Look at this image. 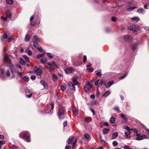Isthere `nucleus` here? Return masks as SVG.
I'll return each mask as SVG.
<instances>
[{
    "label": "nucleus",
    "instance_id": "de8ad7c7",
    "mask_svg": "<svg viewBox=\"0 0 149 149\" xmlns=\"http://www.w3.org/2000/svg\"><path fill=\"white\" fill-rule=\"evenodd\" d=\"M33 38L36 41H39V38H38L37 36L36 35H34L33 36Z\"/></svg>",
    "mask_w": 149,
    "mask_h": 149
},
{
    "label": "nucleus",
    "instance_id": "7c9ffc66",
    "mask_svg": "<svg viewBox=\"0 0 149 149\" xmlns=\"http://www.w3.org/2000/svg\"><path fill=\"white\" fill-rule=\"evenodd\" d=\"M120 116L124 119V121L127 120V118L126 116L123 113H121L120 115Z\"/></svg>",
    "mask_w": 149,
    "mask_h": 149
},
{
    "label": "nucleus",
    "instance_id": "e433bc0d",
    "mask_svg": "<svg viewBox=\"0 0 149 149\" xmlns=\"http://www.w3.org/2000/svg\"><path fill=\"white\" fill-rule=\"evenodd\" d=\"M73 140V138L72 137H70L68 141V144H70L71 143Z\"/></svg>",
    "mask_w": 149,
    "mask_h": 149
},
{
    "label": "nucleus",
    "instance_id": "9b49d317",
    "mask_svg": "<svg viewBox=\"0 0 149 149\" xmlns=\"http://www.w3.org/2000/svg\"><path fill=\"white\" fill-rule=\"evenodd\" d=\"M40 23V21L39 19H37L36 21V22H31V25L34 26H38L39 25Z\"/></svg>",
    "mask_w": 149,
    "mask_h": 149
},
{
    "label": "nucleus",
    "instance_id": "a18cd8bd",
    "mask_svg": "<svg viewBox=\"0 0 149 149\" xmlns=\"http://www.w3.org/2000/svg\"><path fill=\"white\" fill-rule=\"evenodd\" d=\"M127 73H126L123 76L120 77L119 78V79L120 80H121L124 79L127 76Z\"/></svg>",
    "mask_w": 149,
    "mask_h": 149
},
{
    "label": "nucleus",
    "instance_id": "bf43d9fd",
    "mask_svg": "<svg viewBox=\"0 0 149 149\" xmlns=\"http://www.w3.org/2000/svg\"><path fill=\"white\" fill-rule=\"evenodd\" d=\"M116 18L114 16L111 17V20L113 22H115L116 20Z\"/></svg>",
    "mask_w": 149,
    "mask_h": 149
},
{
    "label": "nucleus",
    "instance_id": "72a5a7b5",
    "mask_svg": "<svg viewBox=\"0 0 149 149\" xmlns=\"http://www.w3.org/2000/svg\"><path fill=\"white\" fill-rule=\"evenodd\" d=\"M23 57L27 62H29V61L30 60L29 58L26 55H23Z\"/></svg>",
    "mask_w": 149,
    "mask_h": 149
},
{
    "label": "nucleus",
    "instance_id": "a211bd4d",
    "mask_svg": "<svg viewBox=\"0 0 149 149\" xmlns=\"http://www.w3.org/2000/svg\"><path fill=\"white\" fill-rule=\"evenodd\" d=\"M111 93V91H106L102 95V97H105L108 96Z\"/></svg>",
    "mask_w": 149,
    "mask_h": 149
},
{
    "label": "nucleus",
    "instance_id": "423d86ee",
    "mask_svg": "<svg viewBox=\"0 0 149 149\" xmlns=\"http://www.w3.org/2000/svg\"><path fill=\"white\" fill-rule=\"evenodd\" d=\"M11 13L9 11H7L6 12V16L5 17H3V16H1V19H3L4 21H6L8 19H10L11 18Z\"/></svg>",
    "mask_w": 149,
    "mask_h": 149
},
{
    "label": "nucleus",
    "instance_id": "cd10ccee",
    "mask_svg": "<svg viewBox=\"0 0 149 149\" xmlns=\"http://www.w3.org/2000/svg\"><path fill=\"white\" fill-rule=\"evenodd\" d=\"M115 119L113 117H111L110 119V121L112 123H114L115 122Z\"/></svg>",
    "mask_w": 149,
    "mask_h": 149
},
{
    "label": "nucleus",
    "instance_id": "052dcab7",
    "mask_svg": "<svg viewBox=\"0 0 149 149\" xmlns=\"http://www.w3.org/2000/svg\"><path fill=\"white\" fill-rule=\"evenodd\" d=\"M99 138L100 139V142L101 143L103 142H105V141L102 139V136L101 135H99Z\"/></svg>",
    "mask_w": 149,
    "mask_h": 149
},
{
    "label": "nucleus",
    "instance_id": "a19ab883",
    "mask_svg": "<svg viewBox=\"0 0 149 149\" xmlns=\"http://www.w3.org/2000/svg\"><path fill=\"white\" fill-rule=\"evenodd\" d=\"M20 63L22 65H24L25 64V61L22 58H21L20 60Z\"/></svg>",
    "mask_w": 149,
    "mask_h": 149
},
{
    "label": "nucleus",
    "instance_id": "5fc2aeb1",
    "mask_svg": "<svg viewBox=\"0 0 149 149\" xmlns=\"http://www.w3.org/2000/svg\"><path fill=\"white\" fill-rule=\"evenodd\" d=\"M47 56L48 57L50 58L51 59H52L53 58V56L51 55V54L49 53H47Z\"/></svg>",
    "mask_w": 149,
    "mask_h": 149
},
{
    "label": "nucleus",
    "instance_id": "8fccbe9b",
    "mask_svg": "<svg viewBox=\"0 0 149 149\" xmlns=\"http://www.w3.org/2000/svg\"><path fill=\"white\" fill-rule=\"evenodd\" d=\"M124 129H125L126 130H127L129 131H130L131 129L129 128V127L127 126H124L123 127Z\"/></svg>",
    "mask_w": 149,
    "mask_h": 149
},
{
    "label": "nucleus",
    "instance_id": "ddd939ff",
    "mask_svg": "<svg viewBox=\"0 0 149 149\" xmlns=\"http://www.w3.org/2000/svg\"><path fill=\"white\" fill-rule=\"evenodd\" d=\"M4 62H7L10 60L9 59V56L8 55L6 54H5L4 55Z\"/></svg>",
    "mask_w": 149,
    "mask_h": 149
},
{
    "label": "nucleus",
    "instance_id": "c85d7f7f",
    "mask_svg": "<svg viewBox=\"0 0 149 149\" xmlns=\"http://www.w3.org/2000/svg\"><path fill=\"white\" fill-rule=\"evenodd\" d=\"M134 24L132 26H127V28L129 30L131 31H133L134 29Z\"/></svg>",
    "mask_w": 149,
    "mask_h": 149
},
{
    "label": "nucleus",
    "instance_id": "864d4df0",
    "mask_svg": "<svg viewBox=\"0 0 149 149\" xmlns=\"http://www.w3.org/2000/svg\"><path fill=\"white\" fill-rule=\"evenodd\" d=\"M61 90L63 91L65 90L66 88V87L63 85H61Z\"/></svg>",
    "mask_w": 149,
    "mask_h": 149
},
{
    "label": "nucleus",
    "instance_id": "f3484780",
    "mask_svg": "<svg viewBox=\"0 0 149 149\" xmlns=\"http://www.w3.org/2000/svg\"><path fill=\"white\" fill-rule=\"evenodd\" d=\"M109 131V130L107 128H105L103 129L102 133L104 134H108Z\"/></svg>",
    "mask_w": 149,
    "mask_h": 149
},
{
    "label": "nucleus",
    "instance_id": "f8f14e48",
    "mask_svg": "<svg viewBox=\"0 0 149 149\" xmlns=\"http://www.w3.org/2000/svg\"><path fill=\"white\" fill-rule=\"evenodd\" d=\"M41 84L43 85L44 86V88L45 89H47L48 88V86L47 83L43 80H41L40 82Z\"/></svg>",
    "mask_w": 149,
    "mask_h": 149
},
{
    "label": "nucleus",
    "instance_id": "aec40b11",
    "mask_svg": "<svg viewBox=\"0 0 149 149\" xmlns=\"http://www.w3.org/2000/svg\"><path fill=\"white\" fill-rule=\"evenodd\" d=\"M84 121L87 123H89L91 121V118L89 117H85L84 118Z\"/></svg>",
    "mask_w": 149,
    "mask_h": 149
},
{
    "label": "nucleus",
    "instance_id": "f03ea898",
    "mask_svg": "<svg viewBox=\"0 0 149 149\" xmlns=\"http://www.w3.org/2000/svg\"><path fill=\"white\" fill-rule=\"evenodd\" d=\"M20 138H24L25 140L28 142H30V135L27 132H21L19 134Z\"/></svg>",
    "mask_w": 149,
    "mask_h": 149
},
{
    "label": "nucleus",
    "instance_id": "a878e982",
    "mask_svg": "<svg viewBox=\"0 0 149 149\" xmlns=\"http://www.w3.org/2000/svg\"><path fill=\"white\" fill-rule=\"evenodd\" d=\"M137 7H129L127 8V10L128 12L134 10V9L137 8Z\"/></svg>",
    "mask_w": 149,
    "mask_h": 149
},
{
    "label": "nucleus",
    "instance_id": "412c9836",
    "mask_svg": "<svg viewBox=\"0 0 149 149\" xmlns=\"http://www.w3.org/2000/svg\"><path fill=\"white\" fill-rule=\"evenodd\" d=\"M72 70L73 69L72 68H68L66 69L65 71L66 73L69 74L71 72Z\"/></svg>",
    "mask_w": 149,
    "mask_h": 149
},
{
    "label": "nucleus",
    "instance_id": "2f4dec72",
    "mask_svg": "<svg viewBox=\"0 0 149 149\" xmlns=\"http://www.w3.org/2000/svg\"><path fill=\"white\" fill-rule=\"evenodd\" d=\"M6 1L7 4L10 5L12 4L13 2V0H6Z\"/></svg>",
    "mask_w": 149,
    "mask_h": 149
},
{
    "label": "nucleus",
    "instance_id": "6e6552de",
    "mask_svg": "<svg viewBox=\"0 0 149 149\" xmlns=\"http://www.w3.org/2000/svg\"><path fill=\"white\" fill-rule=\"evenodd\" d=\"M138 46V42H137L132 44L131 45V48L132 50L134 51L136 49Z\"/></svg>",
    "mask_w": 149,
    "mask_h": 149
},
{
    "label": "nucleus",
    "instance_id": "1a4fd4ad",
    "mask_svg": "<svg viewBox=\"0 0 149 149\" xmlns=\"http://www.w3.org/2000/svg\"><path fill=\"white\" fill-rule=\"evenodd\" d=\"M68 85L70 89H71L73 91H75V88L74 86L75 85L73 84L72 82H68Z\"/></svg>",
    "mask_w": 149,
    "mask_h": 149
},
{
    "label": "nucleus",
    "instance_id": "6e6d98bb",
    "mask_svg": "<svg viewBox=\"0 0 149 149\" xmlns=\"http://www.w3.org/2000/svg\"><path fill=\"white\" fill-rule=\"evenodd\" d=\"M53 109H50L47 111V113H48L49 114H51L53 113Z\"/></svg>",
    "mask_w": 149,
    "mask_h": 149
},
{
    "label": "nucleus",
    "instance_id": "c756f323",
    "mask_svg": "<svg viewBox=\"0 0 149 149\" xmlns=\"http://www.w3.org/2000/svg\"><path fill=\"white\" fill-rule=\"evenodd\" d=\"M84 137L87 139H88L90 138V135L87 133H85L84 134Z\"/></svg>",
    "mask_w": 149,
    "mask_h": 149
},
{
    "label": "nucleus",
    "instance_id": "bb28decb",
    "mask_svg": "<svg viewBox=\"0 0 149 149\" xmlns=\"http://www.w3.org/2000/svg\"><path fill=\"white\" fill-rule=\"evenodd\" d=\"M47 61V60L46 58H42L40 60V62L42 64H44L46 63Z\"/></svg>",
    "mask_w": 149,
    "mask_h": 149
},
{
    "label": "nucleus",
    "instance_id": "39448f33",
    "mask_svg": "<svg viewBox=\"0 0 149 149\" xmlns=\"http://www.w3.org/2000/svg\"><path fill=\"white\" fill-rule=\"evenodd\" d=\"M136 140L138 141H140L143 139H148V137L146 135H142L141 133H138L136 134Z\"/></svg>",
    "mask_w": 149,
    "mask_h": 149
},
{
    "label": "nucleus",
    "instance_id": "dca6fc26",
    "mask_svg": "<svg viewBox=\"0 0 149 149\" xmlns=\"http://www.w3.org/2000/svg\"><path fill=\"white\" fill-rule=\"evenodd\" d=\"M134 29L133 30L134 32L137 31L138 30H140L141 27L139 26L136 25L135 24H134Z\"/></svg>",
    "mask_w": 149,
    "mask_h": 149
},
{
    "label": "nucleus",
    "instance_id": "09e8293b",
    "mask_svg": "<svg viewBox=\"0 0 149 149\" xmlns=\"http://www.w3.org/2000/svg\"><path fill=\"white\" fill-rule=\"evenodd\" d=\"M87 71L89 72H92L93 71V68H90L87 69Z\"/></svg>",
    "mask_w": 149,
    "mask_h": 149
},
{
    "label": "nucleus",
    "instance_id": "49530a36",
    "mask_svg": "<svg viewBox=\"0 0 149 149\" xmlns=\"http://www.w3.org/2000/svg\"><path fill=\"white\" fill-rule=\"evenodd\" d=\"M131 130L132 131L136 133V134H138V133L137 130L135 128H132L131 129L130 131Z\"/></svg>",
    "mask_w": 149,
    "mask_h": 149
},
{
    "label": "nucleus",
    "instance_id": "680f3d73",
    "mask_svg": "<svg viewBox=\"0 0 149 149\" xmlns=\"http://www.w3.org/2000/svg\"><path fill=\"white\" fill-rule=\"evenodd\" d=\"M7 32H6L5 33H4L3 36V38L5 39H6L7 37H8V36L7 35Z\"/></svg>",
    "mask_w": 149,
    "mask_h": 149
},
{
    "label": "nucleus",
    "instance_id": "4be33fe9",
    "mask_svg": "<svg viewBox=\"0 0 149 149\" xmlns=\"http://www.w3.org/2000/svg\"><path fill=\"white\" fill-rule=\"evenodd\" d=\"M118 135V133L117 132H115L113 133L112 134V138L113 139H114L116 138Z\"/></svg>",
    "mask_w": 149,
    "mask_h": 149
},
{
    "label": "nucleus",
    "instance_id": "338daca9",
    "mask_svg": "<svg viewBox=\"0 0 149 149\" xmlns=\"http://www.w3.org/2000/svg\"><path fill=\"white\" fill-rule=\"evenodd\" d=\"M38 41H35L33 42V45L34 47H36L38 45L37 42Z\"/></svg>",
    "mask_w": 149,
    "mask_h": 149
},
{
    "label": "nucleus",
    "instance_id": "ea45409f",
    "mask_svg": "<svg viewBox=\"0 0 149 149\" xmlns=\"http://www.w3.org/2000/svg\"><path fill=\"white\" fill-rule=\"evenodd\" d=\"M50 105L51 107V109H53L54 107V102L52 101L50 104Z\"/></svg>",
    "mask_w": 149,
    "mask_h": 149
},
{
    "label": "nucleus",
    "instance_id": "f704fd0d",
    "mask_svg": "<svg viewBox=\"0 0 149 149\" xmlns=\"http://www.w3.org/2000/svg\"><path fill=\"white\" fill-rule=\"evenodd\" d=\"M23 79L24 80L28 82L29 80V78L27 76H25L23 77Z\"/></svg>",
    "mask_w": 149,
    "mask_h": 149
},
{
    "label": "nucleus",
    "instance_id": "4468645a",
    "mask_svg": "<svg viewBox=\"0 0 149 149\" xmlns=\"http://www.w3.org/2000/svg\"><path fill=\"white\" fill-rule=\"evenodd\" d=\"M78 78L77 76H74L73 77L72 79L73 80V82L74 84H73L74 85H78L79 83L77 81Z\"/></svg>",
    "mask_w": 149,
    "mask_h": 149
},
{
    "label": "nucleus",
    "instance_id": "3c124183",
    "mask_svg": "<svg viewBox=\"0 0 149 149\" xmlns=\"http://www.w3.org/2000/svg\"><path fill=\"white\" fill-rule=\"evenodd\" d=\"M33 94V93H31L29 94H26V97L27 98H29L31 97Z\"/></svg>",
    "mask_w": 149,
    "mask_h": 149
},
{
    "label": "nucleus",
    "instance_id": "f257e3e1",
    "mask_svg": "<svg viewBox=\"0 0 149 149\" xmlns=\"http://www.w3.org/2000/svg\"><path fill=\"white\" fill-rule=\"evenodd\" d=\"M47 65L48 66H45V67L49 72H51L53 70L55 67L57 68H58V66L57 65L56 62L54 61H52L50 62H48L47 63Z\"/></svg>",
    "mask_w": 149,
    "mask_h": 149
},
{
    "label": "nucleus",
    "instance_id": "0eeeda50",
    "mask_svg": "<svg viewBox=\"0 0 149 149\" xmlns=\"http://www.w3.org/2000/svg\"><path fill=\"white\" fill-rule=\"evenodd\" d=\"M14 65L13 63L11 62L9 63V67L10 70L12 74L14 73L16 71L15 69L14 68Z\"/></svg>",
    "mask_w": 149,
    "mask_h": 149
},
{
    "label": "nucleus",
    "instance_id": "13d9d810",
    "mask_svg": "<svg viewBox=\"0 0 149 149\" xmlns=\"http://www.w3.org/2000/svg\"><path fill=\"white\" fill-rule=\"evenodd\" d=\"M26 93H33V92L31 91V90H29L28 89H26Z\"/></svg>",
    "mask_w": 149,
    "mask_h": 149
},
{
    "label": "nucleus",
    "instance_id": "473e14b6",
    "mask_svg": "<svg viewBox=\"0 0 149 149\" xmlns=\"http://www.w3.org/2000/svg\"><path fill=\"white\" fill-rule=\"evenodd\" d=\"M86 84L88 85V86L90 88H91L93 86L91 84L90 82L89 81H88L86 82Z\"/></svg>",
    "mask_w": 149,
    "mask_h": 149
},
{
    "label": "nucleus",
    "instance_id": "6ab92c4d",
    "mask_svg": "<svg viewBox=\"0 0 149 149\" xmlns=\"http://www.w3.org/2000/svg\"><path fill=\"white\" fill-rule=\"evenodd\" d=\"M95 73L97 75L101 77L102 76V74L101 72V70L99 69L95 71Z\"/></svg>",
    "mask_w": 149,
    "mask_h": 149
},
{
    "label": "nucleus",
    "instance_id": "4d7b16f0",
    "mask_svg": "<svg viewBox=\"0 0 149 149\" xmlns=\"http://www.w3.org/2000/svg\"><path fill=\"white\" fill-rule=\"evenodd\" d=\"M37 49L41 52H42L43 51V49L40 47L38 46L37 47Z\"/></svg>",
    "mask_w": 149,
    "mask_h": 149
},
{
    "label": "nucleus",
    "instance_id": "2eb2a0df",
    "mask_svg": "<svg viewBox=\"0 0 149 149\" xmlns=\"http://www.w3.org/2000/svg\"><path fill=\"white\" fill-rule=\"evenodd\" d=\"M132 37L130 36H124V39L126 41H129L132 39Z\"/></svg>",
    "mask_w": 149,
    "mask_h": 149
},
{
    "label": "nucleus",
    "instance_id": "69168bd1",
    "mask_svg": "<svg viewBox=\"0 0 149 149\" xmlns=\"http://www.w3.org/2000/svg\"><path fill=\"white\" fill-rule=\"evenodd\" d=\"M100 81V79H98L97 81H95L94 83L95 85L96 86L98 84H99V82Z\"/></svg>",
    "mask_w": 149,
    "mask_h": 149
},
{
    "label": "nucleus",
    "instance_id": "5701e85b",
    "mask_svg": "<svg viewBox=\"0 0 149 149\" xmlns=\"http://www.w3.org/2000/svg\"><path fill=\"white\" fill-rule=\"evenodd\" d=\"M131 19L133 21H135L136 22L139 21L140 20V19L138 17H136L131 18Z\"/></svg>",
    "mask_w": 149,
    "mask_h": 149
},
{
    "label": "nucleus",
    "instance_id": "c03bdc74",
    "mask_svg": "<svg viewBox=\"0 0 149 149\" xmlns=\"http://www.w3.org/2000/svg\"><path fill=\"white\" fill-rule=\"evenodd\" d=\"M43 54H39L37 55L36 57L38 58H39L40 57H42L44 56Z\"/></svg>",
    "mask_w": 149,
    "mask_h": 149
},
{
    "label": "nucleus",
    "instance_id": "7ed1b4c3",
    "mask_svg": "<svg viewBox=\"0 0 149 149\" xmlns=\"http://www.w3.org/2000/svg\"><path fill=\"white\" fill-rule=\"evenodd\" d=\"M66 112L64 108L61 107H60L58 111V115L60 119H63L64 118Z\"/></svg>",
    "mask_w": 149,
    "mask_h": 149
},
{
    "label": "nucleus",
    "instance_id": "393cba45",
    "mask_svg": "<svg viewBox=\"0 0 149 149\" xmlns=\"http://www.w3.org/2000/svg\"><path fill=\"white\" fill-rule=\"evenodd\" d=\"M84 88L86 92H88L89 91V87L88 86V85L86 84L84 86Z\"/></svg>",
    "mask_w": 149,
    "mask_h": 149
},
{
    "label": "nucleus",
    "instance_id": "20e7f679",
    "mask_svg": "<svg viewBox=\"0 0 149 149\" xmlns=\"http://www.w3.org/2000/svg\"><path fill=\"white\" fill-rule=\"evenodd\" d=\"M33 71L34 73H36L37 75L40 76L42 73V70L39 67L38 68L35 66L33 68Z\"/></svg>",
    "mask_w": 149,
    "mask_h": 149
},
{
    "label": "nucleus",
    "instance_id": "603ef678",
    "mask_svg": "<svg viewBox=\"0 0 149 149\" xmlns=\"http://www.w3.org/2000/svg\"><path fill=\"white\" fill-rule=\"evenodd\" d=\"M123 148L124 149H133L132 148H130L129 146L127 145H125L124 146Z\"/></svg>",
    "mask_w": 149,
    "mask_h": 149
},
{
    "label": "nucleus",
    "instance_id": "79ce46f5",
    "mask_svg": "<svg viewBox=\"0 0 149 149\" xmlns=\"http://www.w3.org/2000/svg\"><path fill=\"white\" fill-rule=\"evenodd\" d=\"M6 75L8 77H10V72L9 70H8L6 71Z\"/></svg>",
    "mask_w": 149,
    "mask_h": 149
},
{
    "label": "nucleus",
    "instance_id": "c9c22d12",
    "mask_svg": "<svg viewBox=\"0 0 149 149\" xmlns=\"http://www.w3.org/2000/svg\"><path fill=\"white\" fill-rule=\"evenodd\" d=\"M125 134L126 136V138L127 139L130 138V133L129 132H125Z\"/></svg>",
    "mask_w": 149,
    "mask_h": 149
},
{
    "label": "nucleus",
    "instance_id": "0e129e2a",
    "mask_svg": "<svg viewBox=\"0 0 149 149\" xmlns=\"http://www.w3.org/2000/svg\"><path fill=\"white\" fill-rule=\"evenodd\" d=\"M87 60V57L86 55H84V58H83V62L84 63H85Z\"/></svg>",
    "mask_w": 149,
    "mask_h": 149
},
{
    "label": "nucleus",
    "instance_id": "4c0bfd02",
    "mask_svg": "<svg viewBox=\"0 0 149 149\" xmlns=\"http://www.w3.org/2000/svg\"><path fill=\"white\" fill-rule=\"evenodd\" d=\"M144 10L143 8H140L137 10V12L140 13H143L144 12Z\"/></svg>",
    "mask_w": 149,
    "mask_h": 149
},
{
    "label": "nucleus",
    "instance_id": "58836bf2",
    "mask_svg": "<svg viewBox=\"0 0 149 149\" xmlns=\"http://www.w3.org/2000/svg\"><path fill=\"white\" fill-rule=\"evenodd\" d=\"M17 74L18 75L19 77L20 78H22L23 77V75L22 74V72H17Z\"/></svg>",
    "mask_w": 149,
    "mask_h": 149
},
{
    "label": "nucleus",
    "instance_id": "774afa93",
    "mask_svg": "<svg viewBox=\"0 0 149 149\" xmlns=\"http://www.w3.org/2000/svg\"><path fill=\"white\" fill-rule=\"evenodd\" d=\"M78 109H74L73 111V112L74 113H78Z\"/></svg>",
    "mask_w": 149,
    "mask_h": 149
},
{
    "label": "nucleus",
    "instance_id": "b1692460",
    "mask_svg": "<svg viewBox=\"0 0 149 149\" xmlns=\"http://www.w3.org/2000/svg\"><path fill=\"white\" fill-rule=\"evenodd\" d=\"M30 35L29 34L26 35L25 38V40L26 42H28L30 39Z\"/></svg>",
    "mask_w": 149,
    "mask_h": 149
},
{
    "label": "nucleus",
    "instance_id": "9d476101",
    "mask_svg": "<svg viewBox=\"0 0 149 149\" xmlns=\"http://www.w3.org/2000/svg\"><path fill=\"white\" fill-rule=\"evenodd\" d=\"M114 83V81H112L108 82L107 83L104 84L105 87L107 88H109L111 85Z\"/></svg>",
    "mask_w": 149,
    "mask_h": 149
},
{
    "label": "nucleus",
    "instance_id": "37998d69",
    "mask_svg": "<svg viewBox=\"0 0 149 149\" xmlns=\"http://www.w3.org/2000/svg\"><path fill=\"white\" fill-rule=\"evenodd\" d=\"M112 144L114 147H115L117 146L118 143L116 141H114L112 143Z\"/></svg>",
    "mask_w": 149,
    "mask_h": 149
},
{
    "label": "nucleus",
    "instance_id": "e2e57ef3",
    "mask_svg": "<svg viewBox=\"0 0 149 149\" xmlns=\"http://www.w3.org/2000/svg\"><path fill=\"white\" fill-rule=\"evenodd\" d=\"M30 78L32 80H34L36 79V77L34 75H32L30 77Z\"/></svg>",
    "mask_w": 149,
    "mask_h": 149
}]
</instances>
